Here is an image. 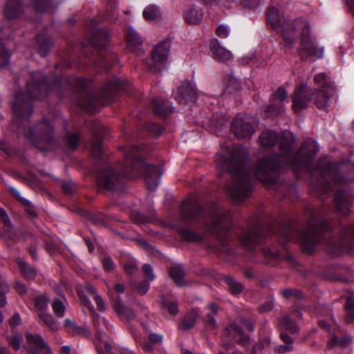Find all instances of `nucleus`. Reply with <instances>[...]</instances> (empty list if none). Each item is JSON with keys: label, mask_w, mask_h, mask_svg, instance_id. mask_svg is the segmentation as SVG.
Listing matches in <instances>:
<instances>
[{"label": "nucleus", "mask_w": 354, "mask_h": 354, "mask_svg": "<svg viewBox=\"0 0 354 354\" xmlns=\"http://www.w3.org/2000/svg\"><path fill=\"white\" fill-rule=\"evenodd\" d=\"M124 269L127 274H133L137 271L138 268L133 263H129L124 266Z\"/></svg>", "instance_id": "13d9d810"}, {"label": "nucleus", "mask_w": 354, "mask_h": 354, "mask_svg": "<svg viewBox=\"0 0 354 354\" xmlns=\"http://www.w3.org/2000/svg\"><path fill=\"white\" fill-rule=\"evenodd\" d=\"M279 326L281 329L289 330L291 333H295L298 330V326L288 315L283 316L279 322Z\"/></svg>", "instance_id": "393cba45"}, {"label": "nucleus", "mask_w": 354, "mask_h": 354, "mask_svg": "<svg viewBox=\"0 0 354 354\" xmlns=\"http://www.w3.org/2000/svg\"><path fill=\"white\" fill-rule=\"evenodd\" d=\"M334 91L313 89L306 84L296 87L292 96V107L297 113H301L308 107L309 102L313 98L316 106L319 109L326 110L330 104V96Z\"/></svg>", "instance_id": "39448f33"}, {"label": "nucleus", "mask_w": 354, "mask_h": 354, "mask_svg": "<svg viewBox=\"0 0 354 354\" xmlns=\"http://www.w3.org/2000/svg\"><path fill=\"white\" fill-rule=\"evenodd\" d=\"M17 263L20 268L21 274L23 276L28 280H33L37 274L36 271L31 267H30L28 263L21 259H17Z\"/></svg>", "instance_id": "b1692460"}, {"label": "nucleus", "mask_w": 354, "mask_h": 354, "mask_svg": "<svg viewBox=\"0 0 354 354\" xmlns=\"http://www.w3.org/2000/svg\"><path fill=\"white\" fill-rule=\"evenodd\" d=\"M49 302V298L45 295H40L35 298V305L38 310L43 312V310L47 308Z\"/></svg>", "instance_id": "4c0bfd02"}, {"label": "nucleus", "mask_w": 354, "mask_h": 354, "mask_svg": "<svg viewBox=\"0 0 354 354\" xmlns=\"http://www.w3.org/2000/svg\"><path fill=\"white\" fill-rule=\"evenodd\" d=\"M224 281L233 294H238L243 290V286L230 276H226Z\"/></svg>", "instance_id": "2f4dec72"}, {"label": "nucleus", "mask_w": 354, "mask_h": 354, "mask_svg": "<svg viewBox=\"0 0 354 354\" xmlns=\"http://www.w3.org/2000/svg\"><path fill=\"white\" fill-rule=\"evenodd\" d=\"M120 87V81L118 79H115L113 82L109 83L108 82L104 86V90L107 91H115L118 89H119Z\"/></svg>", "instance_id": "864d4df0"}, {"label": "nucleus", "mask_w": 354, "mask_h": 354, "mask_svg": "<svg viewBox=\"0 0 354 354\" xmlns=\"http://www.w3.org/2000/svg\"><path fill=\"white\" fill-rule=\"evenodd\" d=\"M10 192L13 194V195L18 198L24 205H28L30 204V201L20 196V193L17 189L15 188H10Z\"/></svg>", "instance_id": "052dcab7"}, {"label": "nucleus", "mask_w": 354, "mask_h": 354, "mask_svg": "<svg viewBox=\"0 0 354 354\" xmlns=\"http://www.w3.org/2000/svg\"><path fill=\"white\" fill-rule=\"evenodd\" d=\"M216 34L219 37L226 38L230 34V29L226 26L221 25L216 29Z\"/></svg>", "instance_id": "de8ad7c7"}, {"label": "nucleus", "mask_w": 354, "mask_h": 354, "mask_svg": "<svg viewBox=\"0 0 354 354\" xmlns=\"http://www.w3.org/2000/svg\"><path fill=\"white\" fill-rule=\"evenodd\" d=\"M210 214L211 221L207 225L212 231L217 228L227 230L230 227L232 224L230 214L227 210L214 205Z\"/></svg>", "instance_id": "f8f14e48"}, {"label": "nucleus", "mask_w": 354, "mask_h": 354, "mask_svg": "<svg viewBox=\"0 0 354 354\" xmlns=\"http://www.w3.org/2000/svg\"><path fill=\"white\" fill-rule=\"evenodd\" d=\"M330 250L335 255L349 252L354 250V227L346 226L341 232L338 243H334Z\"/></svg>", "instance_id": "1a4fd4ad"}, {"label": "nucleus", "mask_w": 354, "mask_h": 354, "mask_svg": "<svg viewBox=\"0 0 354 354\" xmlns=\"http://www.w3.org/2000/svg\"><path fill=\"white\" fill-rule=\"evenodd\" d=\"M0 218L3 223L4 227H11L12 222L7 212L3 208H0Z\"/></svg>", "instance_id": "09e8293b"}, {"label": "nucleus", "mask_w": 354, "mask_h": 354, "mask_svg": "<svg viewBox=\"0 0 354 354\" xmlns=\"http://www.w3.org/2000/svg\"><path fill=\"white\" fill-rule=\"evenodd\" d=\"M207 308L209 310V313L206 315V322L209 324L210 328H216L217 325L216 320L214 318V316L216 314L218 311V305L214 303H212L208 306Z\"/></svg>", "instance_id": "c756f323"}, {"label": "nucleus", "mask_w": 354, "mask_h": 354, "mask_svg": "<svg viewBox=\"0 0 354 354\" xmlns=\"http://www.w3.org/2000/svg\"><path fill=\"white\" fill-rule=\"evenodd\" d=\"M122 175L131 178H136L143 173L148 189L155 190L162 174L160 168L146 165L140 158L136 147L129 148L125 152L124 163L122 165Z\"/></svg>", "instance_id": "20e7f679"}, {"label": "nucleus", "mask_w": 354, "mask_h": 354, "mask_svg": "<svg viewBox=\"0 0 354 354\" xmlns=\"http://www.w3.org/2000/svg\"><path fill=\"white\" fill-rule=\"evenodd\" d=\"M127 41L130 50L137 51L142 45V39L133 28H129L127 31Z\"/></svg>", "instance_id": "6ab92c4d"}, {"label": "nucleus", "mask_w": 354, "mask_h": 354, "mask_svg": "<svg viewBox=\"0 0 354 354\" xmlns=\"http://www.w3.org/2000/svg\"><path fill=\"white\" fill-rule=\"evenodd\" d=\"M169 274L171 278L179 286L183 285V277L185 272L180 266H174L170 269Z\"/></svg>", "instance_id": "cd10ccee"}, {"label": "nucleus", "mask_w": 354, "mask_h": 354, "mask_svg": "<svg viewBox=\"0 0 354 354\" xmlns=\"http://www.w3.org/2000/svg\"><path fill=\"white\" fill-rule=\"evenodd\" d=\"M28 137L35 145L39 142H50L53 138V128L49 123L40 122L30 128Z\"/></svg>", "instance_id": "9b49d317"}, {"label": "nucleus", "mask_w": 354, "mask_h": 354, "mask_svg": "<svg viewBox=\"0 0 354 354\" xmlns=\"http://www.w3.org/2000/svg\"><path fill=\"white\" fill-rule=\"evenodd\" d=\"M324 229H318L314 225L308 226L300 235L304 250L307 252H313L317 244L321 241Z\"/></svg>", "instance_id": "9d476101"}, {"label": "nucleus", "mask_w": 354, "mask_h": 354, "mask_svg": "<svg viewBox=\"0 0 354 354\" xmlns=\"http://www.w3.org/2000/svg\"><path fill=\"white\" fill-rule=\"evenodd\" d=\"M94 301L97 305V310L100 311H104L105 310V304L102 298L98 295H95Z\"/></svg>", "instance_id": "5fc2aeb1"}, {"label": "nucleus", "mask_w": 354, "mask_h": 354, "mask_svg": "<svg viewBox=\"0 0 354 354\" xmlns=\"http://www.w3.org/2000/svg\"><path fill=\"white\" fill-rule=\"evenodd\" d=\"M26 337L28 354H44L45 351H50V347L39 335L28 333Z\"/></svg>", "instance_id": "2eb2a0df"}, {"label": "nucleus", "mask_w": 354, "mask_h": 354, "mask_svg": "<svg viewBox=\"0 0 354 354\" xmlns=\"http://www.w3.org/2000/svg\"><path fill=\"white\" fill-rule=\"evenodd\" d=\"M212 54L215 59L221 61H227L232 57L231 51L221 46L218 41L212 47Z\"/></svg>", "instance_id": "412c9836"}, {"label": "nucleus", "mask_w": 354, "mask_h": 354, "mask_svg": "<svg viewBox=\"0 0 354 354\" xmlns=\"http://www.w3.org/2000/svg\"><path fill=\"white\" fill-rule=\"evenodd\" d=\"M19 233L20 230L15 227L12 223H11V227L3 226V234L5 237L13 241L16 240L18 238Z\"/></svg>", "instance_id": "58836bf2"}, {"label": "nucleus", "mask_w": 354, "mask_h": 354, "mask_svg": "<svg viewBox=\"0 0 354 354\" xmlns=\"http://www.w3.org/2000/svg\"><path fill=\"white\" fill-rule=\"evenodd\" d=\"M263 254L268 259H271L273 257H278V253H274L269 248H263L262 250Z\"/></svg>", "instance_id": "774afa93"}, {"label": "nucleus", "mask_w": 354, "mask_h": 354, "mask_svg": "<svg viewBox=\"0 0 354 354\" xmlns=\"http://www.w3.org/2000/svg\"><path fill=\"white\" fill-rule=\"evenodd\" d=\"M351 342V339L349 337H342L339 338L336 336H334L333 339L330 341L328 344V346L330 348H333L335 346H341L344 347L349 345Z\"/></svg>", "instance_id": "f704fd0d"}, {"label": "nucleus", "mask_w": 354, "mask_h": 354, "mask_svg": "<svg viewBox=\"0 0 354 354\" xmlns=\"http://www.w3.org/2000/svg\"><path fill=\"white\" fill-rule=\"evenodd\" d=\"M41 319L53 330L55 331L58 330V325L56 321L54 320L53 316L44 312L39 313Z\"/></svg>", "instance_id": "72a5a7b5"}, {"label": "nucleus", "mask_w": 354, "mask_h": 354, "mask_svg": "<svg viewBox=\"0 0 354 354\" xmlns=\"http://www.w3.org/2000/svg\"><path fill=\"white\" fill-rule=\"evenodd\" d=\"M48 91L49 86L43 73H35L32 81L27 84L26 92H19L15 95L12 111L17 118L16 122H24L31 115L32 107L30 102V98L42 100Z\"/></svg>", "instance_id": "7ed1b4c3"}, {"label": "nucleus", "mask_w": 354, "mask_h": 354, "mask_svg": "<svg viewBox=\"0 0 354 354\" xmlns=\"http://www.w3.org/2000/svg\"><path fill=\"white\" fill-rule=\"evenodd\" d=\"M35 8L40 12L47 10L46 5L48 3L49 0H32Z\"/></svg>", "instance_id": "49530a36"}, {"label": "nucleus", "mask_w": 354, "mask_h": 354, "mask_svg": "<svg viewBox=\"0 0 354 354\" xmlns=\"http://www.w3.org/2000/svg\"><path fill=\"white\" fill-rule=\"evenodd\" d=\"M10 345L15 349L18 350L21 346V343L23 340V337L20 334H16L12 337L8 338Z\"/></svg>", "instance_id": "a19ab883"}, {"label": "nucleus", "mask_w": 354, "mask_h": 354, "mask_svg": "<svg viewBox=\"0 0 354 354\" xmlns=\"http://www.w3.org/2000/svg\"><path fill=\"white\" fill-rule=\"evenodd\" d=\"M182 235L183 238L187 241H195L198 239V236L197 234L188 230H184L182 232Z\"/></svg>", "instance_id": "8fccbe9b"}, {"label": "nucleus", "mask_w": 354, "mask_h": 354, "mask_svg": "<svg viewBox=\"0 0 354 354\" xmlns=\"http://www.w3.org/2000/svg\"><path fill=\"white\" fill-rule=\"evenodd\" d=\"M309 26L306 25L304 30L301 41L300 54L303 59H306L309 56H313L316 58L322 57L324 55V48L322 47L316 46L308 33Z\"/></svg>", "instance_id": "ddd939ff"}, {"label": "nucleus", "mask_w": 354, "mask_h": 354, "mask_svg": "<svg viewBox=\"0 0 354 354\" xmlns=\"http://www.w3.org/2000/svg\"><path fill=\"white\" fill-rule=\"evenodd\" d=\"M292 348V346L290 345H279L274 347V350L275 352L279 353H283L290 351Z\"/></svg>", "instance_id": "e2e57ef3"}, {"label": "nucleus", "mask_w": 354, "mask_h": 354, "mask_svg": "<svg viewBox=\"0 0 354 354\" xmlns=\"http://www.w3.org/2000/svg\"><path fill=\"white\" fill-rule=\"evenodd\" d=\"M22 12V7L19 0H8L5 6L3 14L4 16L9 19H16Z\"/></svg>", "instance_id": "a211bd4d"}, {"label": "nucleus", "mask_w": 354, "mask_h": 354, "mask_svg": "<svg viewBox=\"0 0 354 354\" xmlns=\"http://www.w3.org/2000/svg\"><path fill=\"white\" fill-rule=\"evenodd\" d=\"M102 140L100 138H97L92 143L91 145V151L95 157L99 158H101L102 156Z\"/></svg>", "instance_id": "ea45409f"}, {"label": "nucleus", "mask_w": 354, "mask_h": 354, "mask_svg": "<svg viewBox=\"0 0 354 354\" xmlns=\"http://www.w3.org/2000/svg\"><path fill=\"white\" fill-rule=\"evenodd\" d=\"M143 16L147 20H154L160 15L158 8L154 5L147 6L143 10Z\"/></svg>", "instance_id": "7c9ffc66"}, {"label": "nucleus", "mask_w": 354, "mask_h": 354, "mask_svg": "<svg viewBox=\"0 0 354 354\" xmlns=\"http://www.w3.org/2000/svg\"><path fill=\"white\" fill-rule=\"evenodd\" d=\"M256 120L247 114L241 113L232 122V130L239 138H249L255 131Z\"/></svg>", "instance_id": "6e6552de"}, {"label": "nucleus", "mask_w": 354, "mask_h": 354, "mask_svg": "<svg viewBox=\"0 0 354 354\" xmlns=\"http://www.w3.org/2000/svg\"><path fill=\"white\" fill-rule=\"evenodd\" d=\"M149 338L153 343H160L162 341L163 337L160 334L152 333L150 334Z\"/></svg>", "instance_id": "69168bd1"}, {"label": "nucleus", "mask_w": 354, "mask_h": 354, "mask_svg": "<svg viewBox=\"0 0 354 354\" xmlns=\"http://www.w3.org/2000/svg\"><path fill=\"white\" fill-rule=\"evenodd\" d=\"M268 20L274 29H281V34L285 41L290 45L294 42V34L289 35V32H293L295 28L292 25L287 23L283 16L279 12L277 8H270L268 14Z\"/></svg>", "instance_id": "0eeeda50"}, {"label": "nucleus", "mask_w": 354, "mask_h": 354, "mask_svg": "<svg viewBox=\"0 0 354 354\" xmlns=\"http://www.w3.org/2000/svg\"><path fill=\"white\" fill-rule=\"evenodd\" d=\"M153 109L155 114L158 115H165L170 113V106L167 102H159L157 100L153 101Z\"/></svg>", "instance_id": "a878e982"}, {"label": "nucleus", "mask_w": 354, "mask_h": 354, "mask_svg": "<svg viewBox=\"0 0 354 354\" xmlns=\"http://www.w3.org/2000/svg\"><path fill=\"white\" fill-rule=\"evenodd\" d=\"M259 140L264 147L274 146L279 142L281 153L274 159L263 158L261 159L253 171L257 178L263 182H268L271 178V174L283 165H290L297 167L308 166L310 159L315 156L318 151L317 142L313 140L304 142L298 154H292V147L295 142V137L291 132H283L281 137L271 130L263 131Z\"/></svg>", "instance_id": "f257e3e1"}, {"label": "nucleus", "mask_w": 354, "mask_h": 354, "mask_svg": "<svg viewBox=\"0 0 354 354\" xmlns=\"http://www.w3.org/2000/svg\"><path fill=\"white\" fill-rule=\"evenodd\" d=\"M227 330L230 332H233L238 335L241 336L240 339V344H242L244 346H246L248 342H249V337L248 336H245L242 335V329L236 324H232L229 327L227 328Z\"/></svg>", "instance_id": "c9c22d12"}, {"label": "nucleus", "mask_w": 354, "mask_h": 354, "mask_svg": "<svg viewBox=\"0 0 354 354\" xmlns=\"http://www.w3.org/2000/svg\"><path fill=\"white\" fill-rule=\"evenodd\" d=\"M335 199L337 212L342 215H346L348 212V203L346 198V194L341 190H337L335 193Z\"/></svg>", "instance_id": "aec40b11"}, {"label": "nucleus", "mask_w": 354, "mask_h": 354, "mask_svg": "<svg viewBox=\"0 0 354 354\" xmlns=\"http://www.w3.org/2000/svg\"><path fill=\"white\" fill-rule=\"evenodd\" d=\"M10 59V55L5 46L0 43V66L6 65Z\"/></svg>", "instance_id": "79ce46f5"}, {"label": "nucleus", "mask_w": 354, "mask_h": 354, "mask_svg": "<svg viewBox=\"0 0 354 354\" xmlns=\"http://www.w3.org/2000/svg\"><path fill=\"white\" fill-rule=\"evenodd\" d=\"M64 301H66L64 297L62 299H55L52 304V308L53 313L57 317H63L64 315L66 307L64 304Z\"/></svg>", "instance_id": "c85d7f7f"}, {"label": "nucleus", "mask_w": 354, "mask_h": 354, "mask_svg": "<svg viewBox=\"0 0 354 354\" xmlns=\"http://www.w3.org/2000/svg\"><path fill=\"white\" fill-rule=\"evenodd\" d=\"M15 289L20 295H24L26 292V288L25 285L19 281H15Z\"/></svg>", "instance_id": "680f3d73"}, {"label": "nucleus", "mask_w": 354, "mask_h": 354, "mask_svg": "<svg viewBox=\"0 0 354 354\" xmlns=\"http://www.w3.org/2000/svg\"><path fill=\"white\" fill-rule=\"evenodd\" d=\"M73 333L83 337H88L89 335V331L85 326L80 327L78 326H74V330H73Z\"/></svg>", "instance_id": "603ef678"}, {"label": "nucleus", "mask_w": 354, "mask_h": 354, "mask_svg": "<svg viewBox=\"0 0 354 354\" xmlns=\"http://www.w3.org/2000/svg\"><path fill=\"white\" fill-rule=\"evenodd\" d=\"M195 316L196 315L193 313L186 315L183 319L182 328L185 330H187L192 328L195 323Z\"/></svg>", "instance_id": "37998d69"}, {"label": "nucleus", "mask_w": 354, "mask_h": 354, "mask_svg": "<svg viewBox=\"0 0 354 354\" xmlns=\"http://www.w3.org/2000/svg\"><path fill=\"white\" fill-rule=\"evenodd\" d=\"M314 82L316 84L321 86L323 88L322 90L334 91L333 81L325 73H320L315 75Z\"/></svg>", "instance_id": "5701e85b"}, {"label": "nucleus", "mask_w": 354, "mask_h": 354, "mask_svg": "<svg viewBox=\"0 0 354 354\" xmlns=\"http://www.w3.org/2000/svg\"><path fill=\"white\" fill-rule=\"evenodd\" d=\"M81 302L84 306L87 307L92 313H93L94 308L91 300L88 298L86 297H82Z\"/></svg>", "instance_id": "338daca9"}, {"label": "nucleus", "mask_w": 354, "mask_h": 354, "mask_svg": "<svg viewBox=\"0 0 354 354\" xmlns=\"http://www.w3.org/2000/svg\"><path fill=\"white\" fill-rule=\"evenodd\" d=\"M119 180V175L115 174L111 167H106L97 176L98 185L112 191L117 188Z\"/></svg>", "instance_id": "4468645a"}, {"label": "nucleus", "mask_w": 354, "mask_h": 354, "mask_svg": "<svg viewBox=\"0 0 354 354\" xmlns=\"http://www.w3.org/2000/svg\"><path fill=\"white\" fill-rule=\"evenodd\" d=\"M170 44L164 41L158 44L151 52V58L154 62V68L159 70L160 66L163 65L167 60Z\"/></svg>", "instance_id": "dca6fc26"}, {"label": "nucleus", "mask_w": 354, "mask_h": 354, "mask_svg": "<svg viewBox=\"0 0 354 354\" xmlns=\"http://www.w3.org/2000/svg\"><path fill=\"white\" fill-rule=\"evenodd\" d=\"M203 19V12L199 8L194 6H191L185 12V21L192 24H197L201 21Z\"/></svg>", "instance_id": "4be33fe9"}, {"label": "nucleus", "mask_w": 354, "mask_h": 354, "mask_svg": "<svg viewBox=\"0 0 354 354\" xmlns=\"http://www.w3.org/2000/svg\"><path fill=\"white\" fill-rule=\"evenodd\" d=\"M322 169L325 178L331 179L335 183H347L354 180V164L353 163L330 162Z\"/></svg>", "instance_id": "423d86ee"}, {"label": "nucleus", "mask_w": 354, "mask_h": 354, "mask_svg": "<svg viewBox=\"0 0 354 354\" xmlns=\"http://www.w3.org/2000/svg\"><path fill=\"white\" fill-rule=\"evenodd\" d=\"M102 265L106 271H111L114 268V263L111 259L106 258L102 260Z\"/></svg>", "instance_id": "6e6d98bb"}, {"label": "nucleus", "mask_w": 354, "mask_h": 354, "mask_svg": "<svg viewBox=\"0 0 354 354\" xmlns=\"http://www.w3.org/2000/svg\"><path fill=\"white\" fill-rule=\"evenodd\" d=\"M9 291V286L3 277L0 276V293H7Z\"/></svg>", "instance_id": "0e129e2a"}, {"label": "nucleus", "mask_w": 354, "mask_h": 354, "mask_svg": "<svg viewBox=\"0 0 354 354\" xmlns=\"http://www.w3.org/2000/svg\"><path fill=\"white\" fill-rule=\"evenodd\" d=\"M163 306L168 309L169 312L172 315H176L178 312V306L175 302H163Z\"/></svg>", "instance_id": "3c124183"}, {"label": "nucleus", "mask_w": 354, "mask_h": 354, "mask_svg": "<svg viewBox=\"0 0 354 354\" xmlns=\"http://www.w3.org/2000/svg\"><path fill=\"white\" fill-rule=\"evenodd\" d=\"M44 37L42 35H39L37 39L39 43V51L41 56H45L48 50L52 46V42L49 39H45L44 43L40 42V39Z\"/></svg>", "instance_id": "e433bc0d"}, {"label": "nucleus", "mask_w": 354, "mask_h": 354, "mask_svg": "<svg viewBox=\"0 0 354 354\" xmlns=\"http://www.w3.org/2000/svg\"><path fill=\"white\" fill-rule=\"evenodd\" d=\"M114 308L119 315L122 316L125 319H132L135 317L134 313L132 312V310L127 308L124 306V304L120 301H118L115 303Z\"/></svg>", "instance_id": "bb28decb"}, {"label": "nucleus", "mask_w": 354, "mask_h": 354, "mask_svg": "<svg viewBox=\"0 0 354 354\" xmlns=\"http://www.w3.org/2000/svg\"><path fill=\"white\" fill-rule=\"evenodd\" d=\"M288 97V93L286 89L283 87H279L272 95V109H274L273 106L277 102L281 103L286 100Z\"/></svg>", "instance_id": "473e14b6"}, {"label": "nucleus", "mask_w": 354, "mask_h": 354, "mask_svg": "<svg viewBox=\"0 0 354 354\" xmlns=\"http://www.w3.org/2000/svg\"><path fill=\"white\" fill-rule=\"evenodd\" d=\"M143 272L145 273V277L148 281H151L155 279L153 269L150 265L145 264L143 266Z\"/></svg>", "instance_id": "a18cd8bd"}, {"label": "nucleus", "mask_w": 354, "mask_h": 354, "mask_svg": "<svg viewBox=\"0 0 354 354\" xmlns=\"http://www.w3.org/2000/svg\"><path fill=\"white\" fill-rule=\"evenodd\" d=\"M181 216L185 221L191 220L193 218V214L190 212L189 208L182 207Z\"/></svg>", "instance_id": "bf43d9fd"}, {"label": "nucleus", "mask_w": 354, "mask_h": 354, "mask_svg": "<svg viewBox=\"0 0 354 354\" xmlns=\"http://www.w3.org/2000/svg\"><path fill=\"white\" fill-rule=\"evenodd\" d=\"M80 140V136L77 133L69 134L67 137L68 143L73 149L77 147Z\"/></svg>", "instance_id": "c03bdc74"}, {"label": "nucleus", "mask_w": 354, "mask_h": 354, "mask_svg": "<svg viewBox=\"0 0 354 354\" xmlns=\"http://www.w3.org/2000/svg\"><path fill=\"white\" fill-rule=\"evenodd\" d=\"M345 307L347 310H354V293L346 297Z\"/></svg>", "instance_id": "4d7b16f0"}, {"label": "nucleus", "mask_w": 354, "mask_h": 354, "mask_svg": "<svg viewBox=\"0 0 354 354\" xmlns=\"http://www.w3.org/2000/svg\"><path fill=\"white\" fill-rule=\"evenodd\" d=\"M244 153L243 149L236 147L232 153V161L227 160L223 156L220 157L222 169L229 171L234 177V185L227 192L237 202L248 197L252 189L250 179L251 170Z\"/></svg>", "instance_id": "f03ea898"}, {"label": "nucleus", "mask_w": 354, "mask_h": 354, "mask_svg": "<svg viewBox=\"0 0 354 354\" xmlns=\"http://www.w3.org/2000/svg\"><path fill=\"white\" fill-rule=\"evenodd\" d=\"M263 236L261 227L257 225L248 231L244 232L240 237L241 244L251 250L256 244L258 243V239Z\"/></svg>", "instance_id": "f3484780"}]
</instances>
